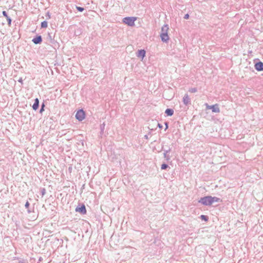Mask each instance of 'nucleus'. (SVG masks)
I'll return each mask as SVG.
<instances>
[{
	"mask_svg": "<svg viewBox=\"0 0 263 263\" xmlns=\"http://www.w3.org/2000/svg\"><path fill=\"white\" fill-rule=\"evenodd\" d=\"M199 203H201L204 205H212V200H211V196H207L202 197L198 201Z\"/></svg>",
	"mask_w": 263,
	"mask_h": 263,
	"instance_id": "nucleus-1",
	"label": "nucleus"
},
{
	"mask_svg": "<svg viewBox=\"0 0 263 263\" xmlns=\"http://www.w3.org/2000/svg\"><path fill=\"white\" fill-rule=\"evenodd\" d=\"M136 20V17H126L123 20V22L128 25L129 26H133L135 25V21Z\"/></svg>",
	"mask_w": 263,
	"mask_h": 263,
	"instance_id": "nucleus-2",
	"label": "nucleus"
},
{
	"mask_svg": "<svg viewBox=\"0 0 263 263\" xmlns=\"http://www.w3.org/2000/svg\"><path fill=\"white\" fill-rule=\"evenodd\" d=\"M85 117V112L82 109L79 110L76 115V118L79 121H82Z\"/></svg>",
	"mask_w": 263,
	"mask_h": 263,
	"instance_id": "nucleus-3",
	"label": "nucleus"
},
{
	"mask_svg": "<svg viewBox=\"0 0 263 263\" xmlns=\"http://www.w3.org/2000/svg\"><path fill=\"white\" fill-rule=\"evenodd\" d=\"M206 108L209 109H211L213 112L219 113L220 112V109L218 104H216L211 106L208 105L206 104Z\"/></svg>",
	"mask_w": 263,
	"mask_h": 263,
	"instance_id": "nucleus-4",
	"label": "nucleus"
},
{
	"mask_svg": "<svg viewBox=\"0 0 263 263\" xmlns=\"http://www.w3.org/2000/svg\"><path fill=\"white\" fill-rule=\"evenodd\" d=\"M183 103L186 106L191 104V99L187 94H185L183 98Z\"/></svg>",
	"mask_w": 263,
	"mask_h": 263,
	"instance_id": "nucleus-5",
	"label": "nucleus"
},
{
	"mask_svg": "<svg viewBox=\"0 0 263 263\" xmlns=\"http://www.w3.org/2000/svg\"><path fill=\"white\" fill-rule=\"evenodd\" d=\"M76 211L82 214H85L86 213V210L85 205L82 204L80 207H77Z\"/></svg>",
	"mask_w": 263,
	"mask_h": 263,
	"instance_id": "nucleus-6",
	"label": "nucleus"
},
{
	"mask_svg": "<svg viewBox=\"0 0 263 263\" xmlns=\"http://www.w3.org/2000/svg\"><path fill=\"white\" fill-rule=\"evenodd\" d=\"M254 67L255 69L258 71H262L263 70V63L262 62H258L256 63H255L254 65Z\"/></svg>",
	"mask_w": 263,
	"mask_h": 263,
	"instance_id": "nucleus-7",
	"label": "nucleus"
},
{
	"mask_svg": "<svg viewBox=\"0 0 263 263\" xmlns=\"http://www.w3.org/2000/svg\"><path fill=\"white\" fill-rule=\"evenodd\" d=\"M160 37L161 39V41L165 43L167 42L170 39V37L168 35V33H161Z\"/></svg>",
	"mask_w": 263,
	"mask_h": 263,
	"instance_id": "nucleus-8",
	"label": "nucleus"
},
{
	"mask_svg": "<svg viewBox=\"0 0 263 263\" xmlns=\"http://www.w3.org/2000/svg\"><path fill=\"white\" fill-rule=\"evenodd\" d=\"M32 41L35 44H41L42 42V37L41 35H37L32 39Z\"/></svg>",
	"mask_w": 263,
	"mask_h": 263,
	"instance_id": "nucleus-9",
	"label": "nucleus"
},
{
	"mask_svg": "<svg viewBox=\"0 0 263 263\" xmlns=\"http://www.w3.org/2000/svg\"><path fill=\"white\" fill-rule=\"evenodd\" d=\"M137 56L138 58L143 59L145 56V51L144 49H140L138 51Z\"/></svg>",
	"mask_w": 263,
	"mask_h": 263,
	"instance_id": "nucleus-10",
	"label": "nucleus"
},
{
	"mask_svg": "<svg viewBox=\"0 0 263 263\" xmlns=\"http://www.w3.org/2000/svg\"><path fill=\"white\" fill-rule=\"evenodd\" d=\"M39 106V100L37 98H36L34 100V103H33L32 105V108L36 110Z\"/></svg>",
	"mask_w": 263,
	"mask_h": 263,
	"instance_id": "nucleus-11",
	"label": "nucleus"
},
{
	"mask_svg": "<svg viewBox=\"0 0 263 263\" xmlns=\"http://www.w3.org/2000/svg\"><path fill=\"white\" fill-rule=\"evenodd\" d=\"M168 29H169L168 25H167V24L166 25H164L161 28V33H168Z\"/></svg>",
	"mask_w": 263,
	"mask_h": 263,
	"instance_id": "nucleus-12",
	"label": "nucleus"
},
{
	"mask_svg": "<svg viewBox=\"0 0 263 263\" xmlns=\"http://www.w3.org/2000/svg\"><path fill=\"white\" fill-rule=\"evenodd\" d=\"M211 200H212V204L215 202H222V199L217 197H212L211 196Z\"/></svg>",
	"mask_w": 263,
	"mask_h": 263,
	"instance_id": "nucleus-13",
	"label": "nucleus"
},
{
	"mask_svg": "<svg viewBox=\"0 0 263 263\" xmlns=\"http://www.w3.org/2000/svg\"><path fill=\"white\" fill-rule=\"evenodd\" d=\"M165 113L168 116H172L174 114V110L171 108H167L165 110Z\"/></svg>",
	"mask_w": 263,
	"mask_h": 263,
	"instance_id": "nucleus-14",
	"label": "nucleus"
},
{
	"mask_svg": "<svg viewBox=\"0 0 263 263\" xmlns=\"http://www.w3.org/2000/svg\"><path fill=\"white\" fill-rule=\"evenodd\" d=\"M170 150L165 151L163 154L164 157L167 160H169L170 159V156L167 155V153L170 152Z\"/></svg>",
	"mask_w": 263,
	"mask_h": 263,
	"instance_id": "nucleus-15",
	"label": "nucleus"
},
{
	"mask_svg": "<svg viewBox=\"0 0 263 263\" xmlns=\"http://www.w3.org/2000/svg\"><path fill=\"white\" fill-rule=\"evenodd\" d=\"M6 18L7 19L8 26H11L12 22L11 18L8 15Z\"/></svg>",
	"mask_w": 263,
	"mask_h": 263,
	"instance_id": "nucleus-16",
	"label": "nucleus"
},
{
	"mask_svg": "<svg viewBox=\"0 0 263 263\" xmlns=\"http://www.w3.org/2000/svg\"><path fill=\"white\" fill-rule=\"evenodd\" d=\"M47 25H48V24L46 21H43L41 23V28H46V27H47Z\"/></svg>",
	"mask_w": 263,
	"mask_h": 263,
	"instance_id": "nucleus-17",
	"label": "nucleus"
},
{
	"mask_svg": "<svg viewBox=\"0 0 263 263\" xmlns=\"http://www.w3.org/2000/svg\"><path fill=\"white\" fill-rule=\"evenodd\" d=\"M105 126V123H103V124L100 125V129H101V134H103L104 133Z\"/></svg>",
	"mask_w": 263,
	"mask_h": 263,
	"instance_id": "nucleus-18",
	"label": "nucleus"
},
{
	"mask_svg": "<svg viewBox=\"0 0 263 263\" xmlns=\"http://www.w3.org/2000/svg\"><path fill=\"white\" fill-rule=\"evenodd\" d=\"M168 167V165L167 164L163 163L161 165V170H166Z\"/></svg>",
	"mask_w": 263,
	"mask_h": 263,
	"instance_id": "nucleus-19",
	"label": "nucleus"
},
{
	"mask_svg": "<svg viewBox=\"0 0 263 263\" xmlns=\"http://www.w3.org/2000/svg\"><path fill=\"white\" fill-rule=\"evenodd\" d=\"M189 91L192 92V93H195L197 91V89L195 87L194 88H191L190 90H189Z\"/></svg>",
	"mask_w": 263,
	"mask_h": 263,
	"instance_id": "nucleus-20",
	"label": "nucleus"
},
{
	"mask_svg": "<svg viewBox=\"0 0 263 263\" xmlns=\"http://www.w3.org/2000/svg\"><path fill=\"white\" fill-rule=\"evenodd\" d=\"M200 217L201 219L204 220V221H208V217L207 216L202 215H201Z\"/></svg>",
	"mask_w": 263,
	"mask_h": 263,
	"instance_id": "nucleus-21",
	"label": "nucleus"
},
{
	"mask_svg": "<svg viewBox=\"0 0 263 263\" xmlns=\"http://www.w3.org/2000/svg\"><path fill=\"white\" fill-rule=\"evenodd\" d=\"M41 195L43 197L46 194V190L45 188H42L41 189Z\"/></svg>",
	"mask_w": 263,
	"mask_h": 263,
	"instance_id": "nucleus-22",
	"label": "nucleus"
},
{
	"mask_svg": "<svg viewBox=\"0 0 263 263\" xmlns=\"http://www.w3.org/2000/svg\"><path fill=\"white\" fill-rule=\"evenodd\" d=\"M76 8L80 12H82L84 10V8L79 6H77Z\"/></svg>",
	"mask_w": 263,
	"mask_h": 263,
	"instance_id": "nucleus-23",
	"label": "nucleus"
},
{
	"mask_svg": "<svg viewBox=\"0 0 263 263\" xmlns=\"http://www.w3.org/2000/svg\"><path fill=\"white\" fill-rule=\"evenodd\" d=\"M44 107H45V105H44V103H43V104H42V105H41V109H40V112L41 113H42V112L44 110Z\"/></svg>",
	"mask_w": 263,
	"mask_h": 263,
	"instance_id": "nucleus-24",
	"label": "nucleus"
},
{
	"mask_svg": "<svg viewBox=\"0 0 263 263\" xmlns=\"http://www.w3.org/2000/svg\"><path fill=\"white\" fill-rule=\"evenodd\" d=\"M2 14H3V16H5V17H6L8 16L7 13L6 11H3L2 12Z\"/></svg>",
	"mask_w": 263,
	"mask_h": 263,
	"instance_id": "nucleus-25",
	"label": "nucleus"
},
{
	"mask_svg": "<svg viewBox=\"0 0 263 263\" xmlns=\"http://www.w3.org/2000/svg\"><path fill=\"white\" fill-rule=\"evenodd\" d=\"M30 205V204L28 201H27L25 203V206L26 208H28Z\"/></svg>",
	"mask_w": 263,
	"mask_h": 263,
	"instance_id": "nucleus-26",
	"label": "nucleus"
},
{
	"mask_svg": "<svg viewBox=\"0 0 263 263\" xmlns=\"http://www.w3.org/2000/svg\"><path fill=\"white\" fill-rule=\"evenodd\" d=\"M189 18V14H186L184 16V19H188Z\"/></svg>",
	"mask_w": 263,
	"mask_h": 263,
	"instance_id": "nucleus-27",
	"label": "nucleus"
},
{
	"mask_svg": "<svg viewBox=\"0 0 263 263\" xmlns=\"http://www.w3.org/2000/svg\"><path fill=\"white\" fill-rule=\"evenodd\" d=\"M165 124L166 125V129L168 128V123L167 122L165 123Z\"/></svg>",
	"mask_w": 263,
	"mask_h": 263,
	"instance_id": "nucleus-28",
	"label": "nucleus"
},
{
	"mask_svg": "<svg viewBox=\"0 0 263 263\" xmlns=\"http://www.w3.org/2000/svg\"><path fill=\"white\" fill-rule=\"evenodd\" d=\"M158 125L159 128H162V126L160 124H159V123H158Z\"/></svg>",
	"mask_w": 263,
	"mask_h": 263,
	"instance_id": "nucleus-29",
	"label": "nucleus"
},
{
	"mask_svg": "<svg viewBox=\"0 0 263 263\" xmlns=\"http://www.w3.org/2000/svg\"><path fill=\"white\" fill-rule=\"evenodd\" d=\"M18 82H21V83H22V79H20V80H18Z\"/></svg>",
	"mask_w": 263,
	"mask_h": 263,
	"instance_id": "nucleus-30",
	"label": "nucleus"
},
{
	"mask_svg": "<svg viewBox=\"0 0 263 263\" xmlns=\"http://www.w3.org/2000/svg\"><path fill=\"white\" fill-rule=\"evenodd\" d=\"M19 263H24L23 261H20Z\"/></svg>",
	"mask_w": 263,
	"mask_h": 263,
	"instance_id": "nucleus-31",
	"label": "nucleus"
}]
</instances>
